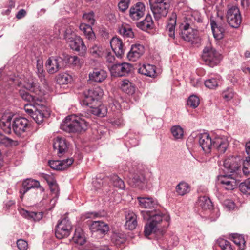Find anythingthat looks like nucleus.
I'll return each instance as SVG.
<instances>
[{
  "label": "nucleus",
  "mask_w": 250,
  "mask_h": 250,
  "mask_svg": "<svg viewBox=\"0 0 250 250\" xmlns=\"http://www.w3.org/2000/svg\"><path fill=\"white\" fill-rule=\"evenodd\" d=\"M88 124L81 117L71 115L67 116L60 125L61 129L67 132H80L87 129Z\"/></svg>",
  "instance_id": "nucleus-1"
},
{
  "label": "nucleus",
  "mask_w": 250,
  "mask_h": 250,
  "mask_svg": "<svg viewBox=\"0 0 250 250\" xmlns=\"http://www.w3.org/2000/svg\"><path fill=\"white\" fill-rule=\"evenodd\" d=\"M201 58L205 64L211 67L218 65L222 59L221 54L210 44L204 48Z\"/></svg>",
  "instance_id": "nucleus-2"
},
{
  "label": "nucleus",
  "mask_w": 250,
  "mask_h": 250,
  "mask_svg": "<svg viewBox=\"0 0 250 250\" xmlns=\"http://www.w3.org/2000/svg\"><path fill=\"white\" fill-rule=\"evenodd\" d=\"M12 129L18 137L24 138L30 133L31 130V124L24 117L15 118L12 122Z\"/></svg>",
  "instance_id": "nucleus-3"
},
{
  "label": "nucleus",
  "mask_w": 250,
  "mask_h": 250,
  "mask_svg": "<svg viewBox=\"0 0 250 250\" xmlns=\"http://www.w3.org/2000/svg\"><path fill=\"white\" fill-rule=\"evenodd\" d=\"M24 110L38 124L42 123L44 119L47 118L50 115L47 107L42 105L34 106L32 104H27L24 106Z\"/></svg>",
  "instance_id": "nucleus-4"
},
{
  "label": "nucleus",
  "mask_w": 250,
  "mask_h": 250,
  "mask_svg": "<svg viewBox=\"0 0 250 250\" xmlns=\"http://www.w3.org/2000/svg\"><path fill=\"white\" fill-rule=\"evenodd\" d=\"M149 3L155 20L158 21L167 15L170 7L169 0H149Z\"/></svg>",
  "instance_id": "nucleus-5"
},
{
  "label": "nucleus",
  "mask_w": 250,
  "mask_h": 250,
  "mask_svg": "<svg viewBox=\"0 0 250 250\" xmlns=\"http://www.w3.org/2000/svg\"><path fill=\"white\" fill-rule=\"evenodd\" d=\"M72 226L67 217L59 220L55 227V235L57 238L62 239L67 237L70 234Z\"/></svg>",
  "instance_id": "nucleus-6"
},
{
  "label": "nucleus",
  "mask_w": 250,
  "mask_h": 250,
  "mask_svg": "<svg viewBox=\"0 0 250 250\" xmlns=\"http://www.w3.org/2000/svg\"><path fill=\"white\" fill-rule=\"evenodd\" d=\"M103 91L99 87H96L85 91L83 93V99L81 104L83 106H90L95 100H98L103 95Z\"/></svg>",
  "instance_id": "nucleus-7"
},
{
  "label": "nucleus",
  "mask_w": 250,
  "mask_h": 250,
  "mask_svg": "<svg viewBox=\"0 0 250 250\" xmlns=\"http://www.w3.org/2000/svg\"><path fill=\"white\" fill-rule=\"evenodd\" d=\"M226 18L229 24L233 28L239 27L242 22V16L238 7L233 6L227 11Z\"/></svg>",
  "instance_id": "nucleus-8"
},
{
  "label": "nucleus",
  "mask_w": 250,
  "mask_h": 250,
  "mask_svg": "<svg viewBox=\"0 0 250 250\" xmlns=\"http://www.w3.org/2000/svg\"><path fill=\"white\" fill-rule=\"evenodd\" d=\"M127 176L128 184L133 187H139L146 182L144 172L137 168L129 170Z\"/></svg>",
  "instance_id": "nucleus-9"
},
{
  "label": "nucleus",
  "mask_w": 250,
  "mask_h": 250,
  "mask_svg": "<svg viewBox=\"0 0 250 250\" xmlns=\"http://www.w3.org/2000/svg\"><path fill=\"white\" fill-rule=\"evenodd\" d=\"M63 63V60L62 58L59 56H52L46 61V69L49 74H55L61 69Z\"/></svg>",
  "instance_id": "nucleus-10"
},
{
  "label": "nucleus",
  "mask_w": 250,
  "mask_h": 250,
  "mask_svg": "<svg viewBox=\"0 0 250 250\" xmlns=\"http://www.w3.org/2000/svg\"><path fill=\"white\" fill-rule=\"evenodd\" d=\"M37 188L41 193L44 191V188L41 186L39 181L32 178H27L22 182V187L20 189L19 192L22 196L29 190Z\"/></svg>",
  "instance_id": "nucleus-11"
},
{
  "label": "nucleus",
  "mask_w": 250,
  "mask_h": 250,
  "mask_svg": "<svg viewBox=\"0 0 250 250\" xmlns=\"http://www.w3.org/2000/svg\"><path fill=\"white\" fill-rule=\"evenodd\" d=\"M132 65L127 62L118 63L113 64L110 68L111 75L114 77H122L130 72Z\"/></svg>",
  "instance_id": "nucleus-12"
},
{
  "label": "nucleus",
  "mask_w": 250,
  "mask_h": 250,
  "mask_svg": "<svg viewBox=\"0 0 250 250\" xmlns=\"http://www.w3.org/2000/svg\"><path fill=\"white\" fill-rule=\"evenodd\" d=\"M53 147L58 156L61 157L67 152L68 143L64 138L57 137L54 139Z\"/></svg>",
  "instance_id": "nucleus-13"
},
{
  "label": "nucleus",
  "mask_w": 250,
  "mask_h": 250,
  "mask_svg": "<svg viewBox=\"0 0 250 250\" xmlns=\"http://www.w3.org/2000/svg\"><path fill=\"white\" fill-rule=\"evenodd\" d=\"M199 143L203 150L205 153H209L213 146V139H211L209 134L207 132L200 133L198 135Z\"/></svg>",
  "instance_id": "nucleus-14"
},
{
  "label": "nucleus",
  "mask_w": 250,
  "mask_h": 250,
  "mask_svg": "<svg viewBox=\"0 0 250 250\" xmlns=\"http://www.w3.org/2000/svg\"><path fill=\"white\" fill-rule=\"evenodd\" d=\"M238 157L231 156L226 158L224 161V171L227 173H234L240 167Z\"/></svg>",
  "instance_id": "nucleus-15"
},
{
  "label": "nucleus",
  "mask_w": 250,
  "mask_h": 250,
  "mask_svg": "<svg viewBox=\"0 0 250 250\" xmlns=\"http://www.w3.org/2000/svg\"><path fill=\"white\" fill-rule=\"evenodd\" d=\"M145 11V4L142 2H138L130 8L129 16L132 20L138 21L144 16Z\"/></svg>",
  "instance_id": "nucleus-16"
},
{
  "label": "nucleus",
  "mask_w": 250,
  "mask_h": 250,
  "mask_svg": "<svg viewBox=\"0 0 250 250\" xmlns=\"http://www.w3.org/2000/svg\"><path fill=\"white\" fill-rule=\"evenodd\" d=\"M74 162L73 158L62 160H50L48 164L50 167L56 170H64L69 167Z\"/></svg>",
  "instance_id": "nucleus-17"
},
{
  "label": "nucleus",
  "mask_w": 250,
  "mask_h": 250,
  "mask_svg": "<svg viewBox=\"0 0 250 250\" xmlns=\"http://www.w3.org/2000/svg\"><path fill=\"white\" fill-rule=\"evenodd\" d=\"M159 245L164 249L169 248L170 247L178 245L179 238L178 236L174 234L171 236H163L162 238H157Z\"/></svg>",
  "instance_id": "nucleus-18"
},
{
  "label": "nucleus",
  "mask_w": 250,
  "mask_h": 250,
  "mask_svg": "<svg viewBox=\"0 0 250 250\" xmlns=\"http://www.w3.org/2000/svg\"><path fill=\"white\" fill-rule=\"evenodd\" d=\"M23 87L36 96H42L43 94L39 83L33 79L26 80L23 84Z\"/></svg>",
  "instance_id": "nucleus-19"
},
{
  "label": "nucleus",
  "mask_w": 250,
  "mask_h": 250,
  "mask_svg": "<svg viewBox=\"0 0 250 250\" xmlns=\"http://www.w3.org/2000/svg\"><path fill=\"white\" fill-rule=\"evenodd\" d=\"M110 43L112 49L116 56L121 58L125 50L122 40L118 37H115L111 40Z\"/></svg>",
  "instance_id": "nucleus-20"
},
{
  "label": "nucleus",
  "mask_w": 250,
  "mask_h": 250,
  "mask_svg": "<svg viewBox=\"0 0 250 250\" xmlns=\"http://www.w3.org/2000/svg\"><path fill=\"white\" fill-rule=\"evenodd\" d=\"M144 53V47L140 44H134L131 45L129 51L127 54V59L131 61L135 62Z\"/></svg>",
  "instance_id": "nucleus-21"
},
{
  "label": "nucleus",
  "mask_w": 250,
  "mask_h": 250,
  "mask_svg": "<svg viewBox=\"0 0 250 250\" xmlns=\"http://www.w3.org/2000/svg\"><path fill=\"white\" fill-rule=\"evenodd\" d=\"M218 181L226 190H233L237 186L236 180L230 175L219 176Z\"/></svg>",
  "instance_id": "nucleus-22"
},
{
  "label": "nucleus",
  "mask_w": 250,
  "mask_h": 250,
  "mask_svg": "<svg viewBox=\"0 0 250 250\" xmlns=\"http://www.w3.org/2000/svg\"><path fill=\"white\" fill-rule=\"evenodd\" d=\"M90 229L93 232H96L104 236L109 230V227L107 224L100 221H94L91 224Z\"/></svg>",
  "instance_id": "nucleus-23"
},
{
  "label": "nucleus",
  "mask_w": 250,
  "mask_h": 250,
  "mask_svg": "<svg viewBox=\"0 0 250 250\" xmlns=\"http://www.w3.org/2000/svg\"><path fill=\"white\" fill-rule=\"evenodd\" d=\"M70 48L78 52L81 55H83L86 51V47L85 45L83 39L80 37H75L69 43Z\"/></svg>",
  "instance_id": "nucleus-24"
},
{
  "label": "nucleus",
  "mask_w": 250,
  "mask_h": 250,
  "mask_svg": "<svg viewBox=\"0 0 250 250\" xmlns=\"http://www.w3.org/2000/svg\"><path fill=\"white\" fill-rule=\"evenodd\" d=\"M90 81L96 83L103 82L107 77V72L101 68H94L88 75Z\"/></svg>",
  "instance_id": "nucleus-25"
},
{
  "label": "nucleus",
  "mask_w": 250,
  "mask_h": 250,
  "mask_svg": "<svg viewBox=\"0 0 250 250\" xmlns=\"http://www.w3.org/2000/svg\"><path fill=\"white\" fill-rule=\"evenodd\" d=\"M42 177L47 183L52 194L54 195V197L58 198L59 195V188L54 176L51 175L44 174Z\"/></svg>",
  "instance_id": "nucleus-26"
},
{
  "label": "nucleus",
  "mask_w": 250,
  "mask_h": 250,
  "mask_svg": "<svg viewBox=\"0 0 250 250\" xmlns=\"http://www.w3.org/2000/svg\"><path fill=\"white\" fill-rule=\"evenodd\" d=\"M229 146V142L225 137H216L213 139V146L220 153H224Z\"/></svg>",
  "instance_id": "nucleus-27"
},
{
  "label": "nucleus",
  "mask_w": 250,
  "mask_h": 250,
  "mask_svg": "<svg viewBox=\"0 0 250 250\" xmlns=\"http://www.w3.org/2000/svg\"><path fill=\"white\" fill-rule=\"evenodd\" d=\"M136 26L144 31L153 29L154 27V23L151 15L148 14L144 20L136 23Z\"/></svg>",
  "instance_id": "nucleus-28"
},
{
  "label": "nucleus",
  "mask_w": 250,
  "mask_h": 250,
  "mask_svg": "<svg viewBox=\"0 0 250 250\" xmlns=\"http://www.w3.org/2000/svg\"><path fill=\"white\" fill-rule=\"evenodd\" d=\"M163 220H165L166 222H168L170 220V217L169 216L165 215L160 211L155 209L153 210L149 223L158 229L159 224L162 222Z\"/></svg>",
  "instance_id": "nucleus-29"
},
{
  "label": "nucleus",
  "mask_w": 250,
  "mask_h": 250,
  "mask_svg": "<svg viewBox=\"0 0 250 250\" xmlns=\"http://www.w3.org/2000/svg\"><path fill=\"white\" fill-rule=\"evenodd\" d=\"M139 205L141 208H155L158 204L157 201L152 197H138Z\"/></svg>",
  "instance_id": "nucleus-30"
},
{
  "label": "nucleus",
  "mask_w": 250,
  "mask_h": 250,
  "mask_svg": "<svg viewBox=\"0 0 250 250\" xmlns=\"http://www.w3.org/2000/svg\"><path fill=\"white\" fill-rule=\"evenodd\" d=\"M197 205L202 210L210 212L213 208L212 203L209 198L206 196L198 198Z\"/></svg>",
  "instance_id": "nucleus-31"
},
{
  "label": "nucleus",
  "mask_w": 250,
  "mask_h": 250,
  "mask_svg": "<svg viewBox=\"0 0 250 250\" xmlns=\"http://www.w3.org/2000/svg\"><path fill=\"white\" fill-rule=\"evenodd\" d=\"M72 240L75 244L80 246H83L86 243L84 233L81 228H76Z\"/></svg>",
  "instance_id": "nucleus-32"
},
{
  "label": "nucleus",
  "mask_w": 250,
  "mask_h": 250,
  "mask_svg": "<svg viewBox=\"0 0 250 250\" xmlns=\"http://www.w3.org/2000/svg\"><path fill=\"white\" fill-rule=\"evenodd\" d=\"M156 68L155 65L145 64L138 69V72L151 78H155L156 76Z\"/></svg>",
  "instance_id": "nucleus-33"
},
{
  "label": "nucleus",
  "mask_w": 250,
  "mask_h": 250,
  "mask_svg": "<svg viewBox=\"0 0 250 250\" xmlns=\"http://www.w3.org/2000/svg\"><path fill=\"white\" fill-rule=\"evenodd\" d=\"M177 15L175 12H172L169 17L166 27V31L168 32V36L174 38L175 37V28L176 23Z\"/></svg>",
  "instance_id": "nucleus-34"
},
{
  "label": "nucleus",
  "mask_w": 250,
  "mask_h": 250,
  "mask_svg": "<svg viewBox=\"0 0 250 250\" xmlns=\"http://www.w3.org/2000/svg\"><path fill=\"white\" fill-rule=\"evenodd\" d=\"M222 78L219 75H215L213 77L207 79L204 82L206 87L211 89H216L221 83Z\"/></svg>",
  "instance_id": "nucleus-35"
},
{
  "label": "nucleus",
  "mask_w": 250,
  "mask_h": 250,
  "mask_svg": "<svg viewBox=\"0 0 250 250\" xmlns=\"http://www.w3.org/2000/svg\"><path fill=\"white\" fill-rule=\"evenodd\" d=\"M211 27L214 38L216 40L222 39L224 37L225 29L221 25L217 24L214 21L210 22Z\"/></svg>",
  "instance_id": "nucleus-36"
},
{
  "label": "nucleus",
  "mask_w": 250,
  "mask_h": 250,
  "mask_svg": "<svg viewBox=\"0 0 250 250\" xmlns=\"http://www.w3.org/2000/svg\"><path fill=\"white\" fill-rule=\"evenodd\" d=\"M20 213L23 217L35 221H38L42 218V213L41 212L29 211L24 209H21Z\"/></svg>",
  "instance_id": "nucleus-37"
},
{
  "label": "nucleus",
  "mask_w": 250,
  "mask_h": 250,
  "mask_svg": "<svg viewBox=\"0 0 250 250\" xmlns=\"http://www.w3.org/2000/svg\"><path fill=\"white\" fill-rule=\"evenodd\" d=\"M79 28L87 39L91 41L95 40L96 37L91 25L83 23L80 24Z\"/></svg>",
  "instance_id": "nucleus-38"
},
{
  "label": "nucleus",
  "mask_w": 250,
  "mask_h": 250,
  "mask_svg": "<svg viewBox=\"0 0 250 250\" xmlns=\"http://www.w3.org/2000/svg\"><path fill=\"white\" fill-rule=\"evenodd\" d=\"M111 241L117 247H121L126 241V235L123 232H114L111 236Z\"/></svg>",
  "instance_id": "nucleus-39"
},
{
  "label": "nucleus",
  "mask_w": 250,
  "mask_h": 250,
  "mask_svg": "<svg viewBox=\"0 0 250 250\" xmlns=\"http://www.w3.org/2000/svg\"><path fill=\"white\" fill-rule=\"evenodd\" d=\"M175 190L178 195L184 196L190 191L191 187L188 183L182 181L176 186Z\"/></svg>",
  "instance_id": "nucleus-40"
},
{
  "label": "nucleus",
  "mask_w": 250,
  "mask_h": 250,
  "mask_svg": "<svg viewBox=\"0 0 250 250\" xmlns=\"http://www.w3.org/2000/svg\"><path fill=\"white\" fill-rule=\"evenodd\" d=\"M90 112L94 115L100 117H105L107 113V108L104 104H101L96 107L90 106Z\"/></svg>",
  "instance_id": "nucleus-41"
},
{
  "label": "nucleus",
  "mask_w": 250,
  "mask_h": 250,
  "mask_svg": "<svg viewBox=\"0 0 250 250\" xmlns=\"http://www.w3.org/2000/svg\"><path fill=\"white\" fill-rule=\"evenodd\" d=\"M119 33L124 38H133L134 33L132 28L126 24H123L119 29Z\"/></svg>",
  "instance_id": "nucleus-42"
},
{
  "label": "nucleus",
  "mask_w": 250,
  "mask_h": 250,
  "mask_svg": "<svg viewBox=\"0 0 250 250\" xmlns=\"http://www.w3.org/2000/svg\"><path fill=\"white\" fill-rule=\"evenodd\" d=\"M121 88L124 92L129 95H132L135 91L134 84L128 80H125L123 81Z\"/></svg>",
  "instance_id": "nucleus-43"
},
{
  "label": "nucleus",
  "mask_w": 250,
  "mask_h": 250,
  "mask_svg": "<svg viewBox=\"0 0 250 250\" xmlns=\"http://www.w3.org/2000/svg\"><path fill=\"white\" fill-rule=\"evenodd\" d=\"M12 117L11 116L2 117L1 120L0 126L3 130L6 133L11 132V120Z\"/></svg>",
  "instance_id": "nucleus-44"
},
{
  "label": "nucleus",
  "mask_w": 250,
  "mask_h": 250,
  "mask_svg": "<svg viewBox=\"0 0 250 250\" xmlns=\"http://www.w3.org/2000/svg\"><path fill=\"white\" fill-rule=\"evenodd\" d=\"M232 238L233 242L237 245L239 250H244L245 248L246 241L242 235L232 234Z\"/></svg>",
  "instance_id": "nucleus-45"
},
{
  "label": "nucleus",
  "mask_w": 250,
  "mask_h": 250,
  "mask_svg": "<svg viewBox=\"0 0 250 250\" xmlns=\"http://www.w3.org/2000/svg\"><path fill=\"white\" fill-rule=\"evenodd\" d=\"M72 80V76L68 73L59 74L57 77V82L60 85L67 84Z\"/></svg>",
  "instance_id": "nucleus-46"
},
{
  "label": "nucleus",
  "mask_w": 250,
  "mask_h": 250,
  "mask_svg": "<svg viewBox=\"0 0 250 250\" xmlns=\"http://www.w3.org/2000/svg\"><path fill=\"white\" fill-rule=\"evenodd\" d=\"M19 93L22 99L26 101L30 102L39 100V97L31 95L24 89H19Z\"/></svg>",
  "instance_id": "nucleus-47"
},
{
  "label": "nucleus",
  "mask_w": 250,
  "mask_h": 250,
  "mask_svg": "<svg viewBox=\"0 0 250 250\" xmlns=\"http://www.w3.org/2000/svg\"><path fill=\"white\" fill-rule=\"evenodd\" d=\"M216 196L221 201H223V205L224 207L228 208L229 210L233 209L235 208V205L234 202L230 199H225L224 200V196L220 194V192L218 191L216 193Z\"/></svg>",
  "instance_id": "nucleus-48"
},
{
  "label": "nucleus",
  "mask_w": 250,
  "mask_h": 250,
  "mask_svg": "<svg viewBox=\"0 0 250 250\" xmlns=\"http://www.w3.org/2000/svg\"><path fill=\"white\" fill-rule=\"evenodd\" d=\"M111 180L113 186L119 189L124 190L125 186L124 181L118 175H114L111 177Z\"/></svg>",
  "instance_id": "nucleus-49"
},
{
  "label": "nucleus",
  "mask_w": 250,
  "mask_h": 250,
  "mask_svg": "<svg viewBox=\"0 0 250 250\" xmlns=\"http://www.w3.org/2000/svg\"><path fill=\"white\" fill-rule=\"evenodd\" d=\"M171 132L176 139H182L183 136V129L179 125L173 126L171 128Z\"/></svg>",
  "instance_id": "nucleus-50"
},
{
  "label": "nucleus",
  "mask_w": 250,
  "mask_h": 250,
  "mask_svg": "<svg viewBox=\"0 0 250 250\" xmlns=\"http://www.w3.org/2000/svg\"><path fill=\"white\" fill-rule=\"evenodd\" d=\"M107 213L104 210L94 212H88L85 213L84 216L86 218H97L106 216Z\"/></svg>",
  "instance_id": "nucleus-51"
},
{
  "label": "nucleus",
  "mask_w": 250,
  "mask_h": 250,
  "mask_svg": "<svg viewBox=\"0 0 250 250\" xmlns=\"http://www.w3.org/2000/svg\"><path fill=\"white\" fill-rule=\"evenodd\" d=\"M196 32L197 30L194 29L193 31L191 30L184 31V32H181V36L185 41L190 42H192L195 38V35Z\"/></svg>",
  "instance_id": "nucleus-52"
},
{
  "label": "nucleus",
  "mask_w": 250,
  "mask_h": 250,
  "mask_svg": "<svg viewBox=\"0 0 250 250\" xmlns=\"http://www.w3.org/2000/svg\"><path fill=\"white\" fill-rule=\"evenodd\" d=\"M217 243L222 250H234V248L231 243L226 240L219 239Z\"/></svg>",
  "instance_id": "nucleus-53"
},
{
  "label": "nucleus",
  "mask_w": 250,
  "mask_h": 250,
  "mask_svg": "<svg viewBox=\"0 0 250 250\" xmlns=\"http://www.w3.org/2000/svg\"><path fill=\"white\" fill-rule=\"evenodd\" d=\"M240 190L244 194H250V178L247 179L239 185Z\"/></svg>",
  "instance_id": "nucleus-54"
},
{
  "label": "nucleus",
  "mask_w": 250,
  "mask_h": 250,
  "mask_svg": "<svg viewBox=\"0 0 250 250\" xmlns=\"http://www.w3.org/2000/svg\"><path fill=\"white\" fill-rule=\"evenodd\" d=\"M83 18L90 25H93L95 22V14L93 11L85 13L83 14Z\"/></svg>",
  "instance_id": "nucleus-55"
},
{
  "label": "nucleus",
  "mask_w": 250,
  "mask_h": 250,
  "mask_svg": "<svg viewBox=\"0 0 250 250\" xmlns=\"http://www.w3.org/2000/svg\"><path fill=\"white\" fill-rule=\"evenodd\" d=\"M91 54L94 57H100L102 56L103 50L101 46L94 45L90 49Z\"/></svg>",
  "instance_id": "nucleus-56"
},
{
  "label": "nucleus",
  "mask_w": 250,
  "mask_h": 250,
  "mask_svg": "<svg viewBox=\"0 0 250 250\" xmlns=\"http://www.w3.org/2000/svg\"><path fill=\"white\" fill-rule=\"evenodd\" d=\"M200 104V100L199 98L195 95H191L190 96L188 101H187V104L193 108H196Z\"/></svg>",
  "instance_id": "nucleus-57"
},
{
  "label": "nucleus",
  "mask_w": 250,
  "mask_h": 250,
  "mask_svg": "<svg viewBox=\"0 0 250 250\" xmlns=\"http://www.w3.org/2000/svg\"><path fill=\"white\" fill-rule=\"evenodd\" d=\"M157 229H158L150 223L146 224L145 226L144 229L145 236L147 237L153 232L155 233Z\"/></svg>",
  "instance_id": "nucleus-58"
},
{
  "label": "nucleus",
  "mask_w": 250,
  "mask_h": 250,
  "mask_svg": "<svg viewBox=\"0 0 250 250\" xmlns=\"http://www.w3.org/2000/svg\"><path fill=\"white\" fill-rule=\"evenodd\" d=\"M64 39L68 43L71 40H73L77 36L76 35L74 31L71 28H68L65 30Z\"/></svg>",
  "instance_id": "nucleus-59"
},
{
  "label": "nucleus",
  "mask_w": 250,
  "mask_h": 250,
  "mask_svg": "<svg viewBox=\"0 0 250 250\" xmlns=\"http://www.w3.org/2000/svg\"><path fill=\"white\" fill-rule=\"evenodd\" d=\"M234 95L233 90L232 88L228 87L222 93L223 98L226 101H228L231 100Z\"/></svg>",
  "instance_id": "nucleus-60"
},
{
  "label": "nucleus",
  "mask_w": 250,
  "mask_h": 250,
  "mask_svg": "<svg viewBox=\"0 0 250 250\" xmlns=\"http://www.w3.org/2000/svg\"><path fill=\"white\" fill-rule=\"evenodd\" d=\"M0 143L2 144L5 145L6 146H12L13 144H15L16 142H14L11 139L4 136L3 135H0Z\"/></svg>",
  "instance_id": "nucleus-61"
},
{
  "label": "nucleus",
  "mask_w": 250,
  "mask_h": 250,
  "mask_svg": "<svg viewBox=\"0 0 250 250\" xmlns=\"http://www.w3.org/2000/svg\"><path fill=\"white\" fill-rule=\"evenodd\" d=\"M243 171L245 175L250 174V157H247L243 162Z\"/></svg>",
  "instance_id": "nucleus-62"
},
{
  "label": "nucleus",
  "mask_w": 250,
  "mask_h": 250,
  "mask_svg": "<svg viewBox=\"0 0 250 250\" xmlns=\"http://www.w3.org/2000/svg\"><path fill=\"white\" fill-rule=\"evenodd\" d=\"M130 0H121L118 3L119 10L122 12H125L129 7Z\"/></svg>",
  "instance_id": "nucleus-63"
},
{
  "label": "nucleus",
  "mask_w": 250,
  "mask_h": 250,
  "mask_svg": "<svg viewBox=\"0 0 250 250\" xmlns=\"http://www.w3.org/2000/svg\"><path fill=\"white\" fill-rule=\"evenodd\" d=\"M17 246L20 250H26L28 247V243L23 239H19L17 241Z\"/></svg>",
  "instance_id": "nucleus-64"
}]
</instances>
